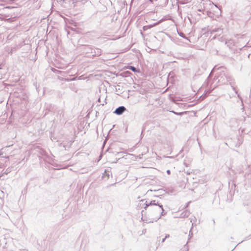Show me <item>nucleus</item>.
<instances>
[{
    "label": "nucleus",
    "instance_id": "nucleus-1",
    "mask_svg": "<svg viewBox=\"0 0 251 251\" xmlns=\"http://www.w3.org/2000/svg\"><path fill=\"white\" fill-rule=\"evenodd\" d=\"M126 110V108L124 106H121L116 108V109L114 111V113L118 115H121Z\"/></svg>",
    "mask_w": 251,
    "mask_h": 251
},
{
    "label": "nucleus",
    "instance_id": "nucleus-7",
    "mask_svg": "<svg viewBox=\"0 0 251 251\" xmlns=\"http://www.w3.org/2000/svg\"><path fill=\"white\" fill-rule=\"evenodd\" d=\"M129 155L133 156H134L133 154H129Z\"/></svg>",
    "mask_w": 251,
    "mask_h": 251
},
{
    "label": "nucleus",
    "instance_id": "nucleus-4",
    "mask_svg": "<svg viewBox=\"0 0 251 251\" xmlns=\"http://www.w3.org/2000/svg\"><path fill=\"white\" fill-rule=\"evenodd\" d=\"M167 173L168 175H170V174H171V172H170V171L169 170H168L167 171Z\"/></svg>",
    "mask_w": 251,
    "mask_h": 251
},
{
    "label": "nucleus",
    "instance_id": "nucleus-3",
    "mask_svg": "<svg viewBox=\"0 0 251 251\" xmlns=\"http://www.w3.org/2000/svg\"><path fill=\"white\" fill-rule=\"evenodd\" d=\"M128 68L131 70L132 71L135 72H137V70L134 67H133V66H129L128 67Z\"/></svg>",
    "mask_w": 251,
    "mask_h": 251
},
{
    "label": "nucleus",
    "instance_id": "nucleus-5",
    "mask_svg": "<svg viewBox=\"0 0 251 251\" xmlns=\"http://www.w3.org/2000/svg\"><path fill=\"white\" fill-rule=\"evenodd\" d=\"M3 154V152L2 151H0V155Z\"/></svg>",
    "mask_w": 251,
    "mask_h": 251
},
{
    "label": "nucleus",
    "instance_id": "nucleus-2",
    "mask_svg": "<svg viewBox=\"0 0 251 251\" xmlns=\"http://www.w3.org/2000/svg\"><path fill=\"white\" fill-rule=\"evenodd\" d=\"M210 33L211 34H212L214 32H218L219 35L221 34V33H222V30L220 28H217V29H212V30H211L210 31Z\"/></svg>",
    "mask_w": 251,
    "mask_h": 251
},
{
    "label": "nucleus",
    "instance_id": "nucleus-6",
    "mask_svg": "<svg viewBox=\"0 0 251 251\" xmlns=\"http://www.w3.org/2000/svg\"><path fill=\"white\" fill-rule=\"evenodd\" d=\"M180 35L181 36H182V37H183V33H181V34H180Z\"/></svg>",
    "mask_w": 251,
    "mask_h": 251
}]
</instances>
